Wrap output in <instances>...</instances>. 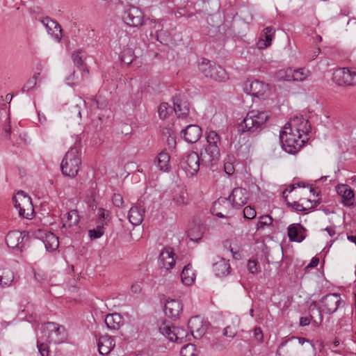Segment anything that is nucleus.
I'll return each mask as SVG.
<instances>
[{
    "label": "nucleus",
    "mask_w": 356,
    "mask_h": 356,
    "mask_svg": "<svg viewBox=\"0 0 356 356\" xmlns=\"http://www.w3.org/2000/svg\"><path fill=\"white\" fill-rule=\"evenodd\" d=\"M310 130L307 119L302 115L292 118L280 135L282 149L289 154L298 152L308 140Z\"/></svg>",
    "instance_id": "nucleus-1"
},
{
    "label": "nucleus",
    "mask_w": 356,
    "mask_h": 356,
    "mask_svg": "<svg viewBox=\"0 0 356 356\" xmlns=\"http://www.w3.org/2000/svg\"><path fill=\"white\" fill-rule=\"evenodd\" d=\"M250 197L249 192L243 188L238 187L233 189L232 193L228 198L220 197L213 204L212 207V213L213 215L219 218H225L228 215V212H218L217 210L221 209V207L226 209L229 206V203L235 209H239L244 206Z\"/></svg>",
    "instance_id": "nucleus-2"
},
{
    "label": "nucleus",
    "mask_w": 356,
    "mask_h": 356,
    "mask_svg": "<svg viewBox=\"0 0 356 356\" xmlns=\"http://www.w3.org/2000/svg\"><path fill=\"white\" fill-rule=\"evenodd\" d=\"M320 302L321 304V308H318L316 302H312L309 307V310L312 312L316 309L318 313V320H314V323L316 324H321L323 321L322 312L327 314H332L335 313L342 305H344L341 295L338 293H328L321 298Z\"/></svg>",
    "instance_id": "nucleus-3"
},
{
    "label": "nucleus",
    "mask_w": 356,
    "mask_h": 356,
    "mask_svg": "<svg viewBox=\"0 0 356 356\" xmlns=\"http://www.w3.org/2000/svg\"><path fill=\"white\" fill-rule=\"evenodd\" d=\"M207 145L201 150V156L203 165L208 166L220 156V138L217 132L211 130L207 132Z\"/></svg>",
    "instance_id": "nucleus-4"
},
{
    "label": "nucleus",
    "mask_w": 356,
    "mask_h": 356,
    "mask_svg": "<svg viewBox=\"0 0 356 356\" xmlns=\"http://www.w3.org/2000/svg\"><path fill=\"white\" fill-rule=\"evenodd\" d=\"M269 118L270 115L266 111H250L240 124L239 129L243 132H255L262 128Z\"/></svg>",
    "instance_id": "nucleus-5"
},
{
    "label": "nucleus",
    "mask_w": 356,
    "mask_h": 356,
    "mask_svg": "<svg viewBox=\"0 0 356 356\" xmlns=\"http://www.w3.org/2000/svg\"><path fill=\"white\" fill-rule=\"evenodd\" d=\"M79 151V147L74 145L65 154L60 165L64 175L74 177L77 175L81 165Z\"/></svg>",
    "instance_id": "nucleus-6"
},
{
    "label": "nucleus",
    "mask_w": 356,
    "mask_h": 356,
    "mask_svg": "<svg viewBox=\"0 0 356 356\" xmlns=\"http://www.w3.org/2000/svg\"><path fill=\"white\" fill-rule=\"evenodd\" d=\"M198 70L205 77L216 81L222 82L228 79V75L224 68L207 58L201 59L198 64Z\"/></svg>",
    "instance_id": "nucleus-7"
},
{
    "label": "nucleus",
    "mask_w": 356,
    "mask_h": 356,
    "mask_svg": "<svg viewBox=\"0 0 356 356\" xmlns=\"http://www.w3.org/2000/svg\"><path fill=\"white\" fill-rule=\"evenodd\" d=\"M201 164L203 165L202 156L195 152L186 153L180 161V166L188 177L196 175L200 170Z\"/></svg>",
    "instance_id": "nucleus-8"
},
{
    "label": "nucleus",
    "mask_w": 356,
    "mask_h": 356,
    "mask_svg": "<svg viewBox=\"0 0 356 356\" xmlns=\"http://www.w3.org/2000/svg\"><path fill=\"white\" fill-rule=\"evenodd\" d=\"M13 199L19 215L27 219L31 218L33 213L31 198L21 191H18Z\"/></svg>",
    "instance_id": "nucleus-9"
},
{
    "label": "nucleus",
    "mask_w": 356,
    "mask_h": 356,
    "mask_svg": "<svg viewBox=\"0 0 356 356\" xmlns=\"http://www.w3.org/2000/svg\"><path fill=\"white\" fill-rule=\"evenodd\" d=\"M333 81L339 86H351L356 83V71L348 67L337 68L333 73Z\"/></svg>",
    "instance_id": "nucleus-10"
},
{
    "label": "nucleus",
    "mask_w": 356,
    "mask_h": 356,
    "mask_svg": "<svg viewBox=\"0 0 356 356\" xmlns=\"http://www.w3.org/2000/svg\"><path fill=\"white\" fill-rule=\"evenodd\" d=\"M43 332L47 334L49 343H60L65 339V330L63 326L53 322H48L42 325Z\"/></svg>",
    "instance_id": "nucleus-11"
},
{
    "label": "nucleus",
    "mask_w": 356,
    "mask_h": 356,
    "mask_svg": "<svg viewBox=\"0 0 356 356\" xmlns=\"http://www.w3.org/2000/svg\"><path fill=\"white\" fill-rule=\"evenodd\" d=\"M35 238L42 241L47 251H56L59 247L58 237L53 232L43 229H38L33 233Z\"/></svg>",
    "instance_id": "nucleus-12"
},
{
    "label": "nucleus",
    "mask_w": 356,
    "mask_h": 356,
    "mask_svg": "<svg viewBox=\"0 0 356 356\" xmlns=\"http://www.w3.org/2000/svg\"><path fill=\"white\" fill-rule=\"evenodd\" d=\"M122 19L128 26L138 27L143 24L144 15L140 9L131 6L124 12Z\"/></svg>",
    "instance_id": "nucleus-13"
},
{
    "label": "nucleus",
    "mask_w": 356,
    "mask_h": 356,
    "mask_svg": "<svg viewBox=\"0 0 356 356\" xmlns=\"http://www.w3.org/2000/svg\"><path fill=\"white\" fill-rule=\"evenodd\" d=\"M188 327L192 337L195 339H200L207 332L208 323L204 322L200 316H196L190 318Z\"/></svg>",
    "instance_id": "nucleus-14"
},
{
    "label": "nucleus",
    "mask_w": 356,
    "mask_h": 356,
    "mask_svg": "<svg viewBox=\"0 0 356 356\" xmlns=\"http://www.w3.org/2000/svg\"><path fill=\"white\" fill-rule=\"evenodd\" d=\"M175 254L170 248H164L159 257V265L161 269L169 271L175 265Z\"/></svg>",
    "instance_id": "nucleus-15"
},
{
    "label": "nucleus",
    "mask_w": 356,
    "mask_h": 356,
    "mask_svg": "<svg viewBox=\"0 0 356 356\" xmlns=\"http://www.w3.org/2000/svg\"><path fill=\"white\" fill-rule=\"evenodd\" d=\"M174 110L179 118H186L190 111V104L186 98L181 95L173 99Z\"/></svg>",
    "instance_id": "nucleus-16"
},
{
    "label": "nucleus",
    "mask_w": 356,
    "mask_h": 356,
    "mask_svg": "<svg viewBox=\"0 0 356 356\" xmlns=\"http://www.w3.org/2000/svg\"><path fill=\"white\" fill-rule=\"evenodd\" d=\"M183 310L181 302L177 299H168L165 303V314L172 320L179 318Z\"/></svg>",
    "instance_id": "nucleus-17"
},
{
    "label": "nucleus",
    "mask_w": 356,
    "mask_h": 356,
    "mask_svg": "<svg viewBox=\"0 0 356 356\" xmlns=\"http://www.w3.org/2000/svg\"><path fill=\"white\" fill-rule=\"evenodd\" d=\"M288 236L291 241L300 243L307 237V229L300 223H293L289 225Z\"/></svg>",
    "instance_id": "nucleus-18"
},
{
    "label": "nucleus",
    "mask_w": 356,
    "mask_h": 356,
    "mask_svg": "<svg viewBox=\"0 0 356 356\" xmlns=\"http://www.w3.org/2000/svg\"><path fill=\"white\" fill-rule=\"evenodd\" d=\"M42 23L47 29L49 35L58 42L61 41L63 37V29L60 25L55 20L49 17L44 18Z\"/></svg>",
    "instance_id": "nucleus-19"
},
{
    "label": "nucleus",
    "mask_w": 356,
    "mask_h": 356,
    "mask_svg": "<svg viewBox=\"0 0 356 356\" xmlns=\"http://www.w3.org/2000/svg\"><path fill=\"white\" fill-rule=\"evenodd\" d=\"M183 138L188 143H196L202 136V129L196 124H189L181 132Z\"/></svg>",
    "instance_id": "nucleus-20"
},
{
    "label": "nucleus",
    "mask_w": 356,
    "mask_h": 356,
    "mask_svg": "<svg viewBox=\"0 0 356 356\" xmlns=\"http://www.w3.org/2000/svg\"><path fill=\"white\" fill-rule=\"evenodd\" d=\"M337 193L341 197L344 206L350 207L354 204L355 193L347 184H339L336 186Z\"/></svg>",
    "instance_id": "nucleus-21"
},
{
    "label": "nucleus",
    "mask_w": 356,
    "mask_h": 356,
    "mask_svg": "<svg viewBox=\"0 0 356 356\" xmlns=\"http://www.w3.org/2000/svg\"><path fill=\"white\" fill-rule=\"evenodd\" d=\"M26 236L24 232L12 231L10 232L6 238L7 245L13 249L17 248L22 250L23 248V241Z\"/></svg>",
    "instance_id": "nucleus-22"
},
{
    "label": "nucleus",
    "mask_w": 356,
    "mask_h": 356,
    "mask_svg": "<svg viewBox=\"0 0 356 356\" xmlns=\"http://www.w3.org/2000/svg\"><path fill=\"white\" fill-rule=\"evenodd\" d=\"M126 38H124V40L126 39H128V43L127 44V47H124V49L122 50L120 53V59L123 63H124L127 65H130L134 58V47L135 44L133 42L130 41L129 37L125 35Z\"/></svg>",
    "instance_id": "nucleus-23"
},
{
    "label": "nucleus",
    "mask_w": 356,
    "mask_h": 356,
    "mask_svg": "<svg viewBox=\"0 0 356 356\" xmlns=\"http://www.w3.org/2000/svg\"><path fill=\"white\" fill-rule=\"evenodd\" d=\"M97 346L99 354L106 355L113 349L115 343L111 337L104 335L99 337Z\"/></svg>",
    "instance_id": "nucleus-24"
},
{
    "label": "nucleus",
    "mask_w": 356,
    "mask_h": 356,
    "mask_svg": "<svg viewBox=\"0 0 356 356\" xmlns=\"http://www.w3.org/2000/svg\"><path fill=\"white\" fill-rule=\"evenodd\" d=\"M87 58L86 52L81 49H76L72 54V58L75 66L79 68L83 73H89V70L86 67L85 60Z\"/></svg>",
    "instance_id": "nucleus-25"
},
{
    "label": "nucleus",
    "mask_w": 356,
    "mask_h": 356,
    "mask_svg": "<svg viewBox=\"0 0 356 356\" xmlns=\"http://www.w3.org/2000/svg\"><path fill=\"white\" fill-rule=\"evenodd\" d=\"M231 267L229 261L219 257L213 264V271L217 277H225L230 273Z\"/></svg>",
    "instance_id": "nucleus-26"
},
{
    "label": "nucleus",
    "mask_w": 356,
    "mask_h": 356,
    "mask_svg": "<svg viewBox=\"0 0 356 356\" xmlns=\"http://www.w3.org/2000/svg\"><path fill=\"white\" fill-rule=\"evenodd\" d=\"M144 214L145 209L143 207H132L128 213L129 221L133 225H138L143 222Z\"/></svg>",
    "instance_id": "nucleus-27"
},
{
    "label": "nucleus",
    "mask_w": 356,
    "mask_h": 356,
    "mask_svg": "<svg viewBox=\"0 0 356 356\" xmlns=\"http://www.w3.org/2000/svg\"><path fill=\"white\" fill-rule=\"evenodd\" d=\"M309 71L305 68H298L297 70H292L289 69L286 71V80L294 81H302L305 80L309 76Z\"/></svg>",
    "instance_id": "nucleus-28"
},
{
    "label": "nucleus",
    "mask_w": 356,
    "mask_h": 356,
    "mask_svg": "<svg viewBox=\"0 0 356 356\" xmlns=\"http://www.w3.org/2000/svg\"><path fill=\"white\" fill-rule=\"evenodd\" d=\"M275 35V29L273 26H267L263 30L262 38L258 42L259 49H265L271 45L272 40Z\"/></svg>",
    "instance_id": "nucleus-29"
},
{
    "label": "nucleus",
    "mask_w": 356,
    "mask_h": 356,
    "mask_svg": "<svg viewBox=\"0 0 356 356\" xmlns=\"http://www.w3.org/2000/svg\"><path fill=\"white\" fill-rule=\"evenodd\" d=\"M16 282L14 273L9 268H0V285L2 287H10Z\"/></svg>",
    "instance_id": "nucleus-30"
},
{
    "label": "nucleus",
    "mask_w": 356,
    "mask_h": 356,
    "mask_svg": "<svg viewBox=\"0 0 356 356\" xmlns=\"http://www.w3.org/2000/svg\"><path fill=\"white\" fill-rule=\"evenodd\" d=\"M191 337V334H189L186 329L175 327H174V334H172L170 337V341L181 343L186 341H190Z\"/></svg>",
    "instance_id": "nucleus-31"
},
{
    "label": "nucleus",
    "mask_w": 356,
    "mask_h": 356,
    "mask_svg": "<svg viewBox=\"0 0 356 356\" xmlns=\"http://www.w3.org/2000/svg\"><path fill=\"white\" fill-rule=\"evenodd\" d=\"M182 283L186 286H191L195 280V273L191 264L184 266L181 273Z\"/></svg>",
    "instance_id": "nucleus-32"
},
{
    "label": "nucleus",
    "mask_w": 356,
    "mask_h": 356,
    "mask_svg": "<svg viewBox=\"0 0 356 356\" xmlns=\"http://www.w3.org/2000/svg\"><path fill=\"white\" fill-rule=\"evenodd\" d=\"M156 165L159 169L163 172L170 170V156L165 152H160L156 157Z\"/></svg>",
    "instance_id": "nucleus-33"
},
{
    "label": "nucleus",
    "mask_w": 356,
    "mask_h": 356,
    "mask_svg": "<svg viewBox=\"0 0 356 356\" xmlns=\"http://www.w3.org/2000/svg\"><path fill=\"white\" fill-rule=\"evenodd\" d=\"M104 323L109 330H116L120 327L122 317L117 313L110 314L106 316Z\"/></svg>",
    "instance_id": "nucleus-34"
},
{
    "label": "nucleus",
    "mask_w": 356,
    "mask_h": 356,
    "mask_svg": "<svg viewBox=\"0 0 356 356\" xmlns=\"http://www.w3.org/2000/svg\"><path fill=\"white\" fill-rule=\"evenodd\" d=\"M79 222V216L77 210L70 211L63 219V227L76 226Z\"/></svg>",
    "instance_id": "nucleus-35"
},
{
    "label": "nucleus",
    "mask_w": 356,
    "mask_h": 356,
    "mask_svg": "<svg viewBox=\"0 0 356 356\" xmlns=\"http://www.w3.org/2000/svg\"><path fill=\"white\" fill-rule=\"evenodd\" d=\"M273 218L269 215H264L259 217L257 223V230L264 231L266 229H273Z\"/></svg>",
    "instance_id": "nucleus-36"
},
{
    "label": "nucleus",
    "mask_w": 356,
    "mask_h": 356,
    "mask_svg": "<svg viewBox=\"0 0 356 356\" xmlns=\"http://www.w3.org/2000/svg\"><path fill=\"white\" fill-rule=\"evenodd\" d=\"M106 224L104 220L99 221L95 228L88 230V236L91 240L100 238L104 234V225Z\"/></svg>",
    "instance_id": "nucleus-37"
},
{
    "label": "nucleus",
    "mask_w": 356,
    "mask_h": 356,
    "mask_svg": "<svg viewBox=\"0 0 356 356\" xmlns=\"http://www.w3.org/2000/svg\"><path fill=\"white\" fill-rule=\"evenodd\" d=\"M43 79L40 73L35 74L31 79L28 80L25 87L26 89H34L35 88H40L42 86Z\"/></svg>",
    "instance_id": "nucleus-38"
},
{
    "label": "nucleus",
    "mask_w": 356,
    "mask_h": 356,
    "mask_svg": "<svg viewBox=\"0 0 356 356\" xmlns=\"http://www.w3.org/2000/svg\"><path fill=\"white\" fill-rule=\"evenodd\" d=\"M173 202L179 207L187 205L189 200L188 194L186 191H181L178 194H176L173 197Z\"/></svg>",
    "instance_id": "nucleus-39"
},
{
    "label": "nucleus",
    "mask_w": 356,
    "mask_h": 356,
    "mask_svg": "<svg viewBox=\"0 0 356 356\" xmlns=\"http://www.w3.org/2000/svg\"><path fill=\"white\" fill-rule=\"evenodd\" d=\"M264 86L268 85L257 79L248 80L244 83V89H262Z\"/></svg>",
    "instance_id": "nucleus-40"
},
{
    "label": "nucleus",
    "mask_w": 356,
    "mask_h": 356,
    "mask_svg": "<svg viewBox=\"0 0 356 356\" xmlns=\"http://www.w3.org/2000/svg\"><path fill=\"white\" fill-rule=\"evenodd\" d=\"M181 356H195L196 348L195 346L192 343H187L184 345L180 351Z\"/></svg>",
    "instance_id": "nucleus-41"
},
{
    "label": "nucleus",
    "mask_w": 356,
    "mask_h": 356,
    "mask_svg": "<svg viewBox=\"0 0 356 356\" xmlns=\"http://www.w3.org/2000/svg\"><path fill=\"white\" fill-rule=\"evenodd\" d=\"M237 323H234L233 325H228L224 328L222 334L226 337L234 338L237 334Z\"/></svg>",
    "instance_id": "nucleus-42"
},
{
    "label": "nucleus",
    "mask_w": 356,
    "mask_h": 356,
    "mask_svg": "<svg viewBox=\"0 0 356 356\" xmlns=\"http://www.w3.org/2000/svg\"><path fill=\"white\" fill-rule=\"evenodd\" d=\"M174 327H171L169 324L163 323L159 325V330L163 336L170 340V335L174 334Z\"/></svg>",
    "instance_id": "nucleus-43"
},
{
    "label": "nucleus",
    "mask_w": 356,
    "mask_h": 356,
    "mask_svg": "<svg viewBox=\"0 0 356 356\" xmlns=\"http://www.w3.org/2000/svg\"><path fill=\"white\" fill-rule=\"evenodd\" d=\"M158 113L160 119H166L170 113V107L168 104L165 102L161 103L159 106Z\"/></svg>",
    "instance_id": "nucleus-44"
},
{
    "label": "nucleus",
    "mask_w": 356,
    "mask_h": 356,
    "mask_svg": "<svg viewBox=\"0 0 356 356\" xmlns=\"http://www.w3.org/2000/svg\"><path fill=\"white\" fill-rule=\"evenodd\" d=\"M256 211L254 208L247 206L243 209V216L248 220L253 219L256 216Z\"/></svg>",
    "instance_id": "nucleus-45"
},
{
    "label": "nucleus",
    "mask_w": 356,
    "mask_h": 356,
    "mask_svg": "<svg viewBox=\"0 0 356 356\" xmlns=\"http://www.w3.org/2000/svg\"><path fill=\"white\" fill-rule=\"evenodd\" d=\"M112 202L115 207L121 208L124 204V200L121 194L115 193L112 197Z\"/></svg>",
    "instance_id": "nucleus-46"
},
{
    "label": "nucleus",
    "mask_w": 356,
    "mask_h": 356,
    "mask_svg": "<svg viewBox=\"0 0 356 356\" xmlns=\"http://www.w3.org/2000/svg\"><path fill=\"white\" fill-rule=\"evenodd\" d=\"M37 347L41 356H49V350L47 344L38 342Z\"/></svg>",
    "instance_id": "nucleus-47"
},
{
    "label": "nucleus",
    "mask_w": 356,
    "mask_h": 356,
    "mask_svg": "<svg viewBox=\"0 0 356 356\" xmlns=\"http://www.w3.org/2000/svg\"><path fill=\"white\" fill-rule=\"evenodd\" d=\"M248 270L250 273H257L259 270L257 262L255 260H249L248 262Z\"/></svg>",
    "instance_id": "nucleus-48"
},
{
    "label": "nucleus",
    "mask_w": 356,
    "mask_h": 356,
    "mask_svg": "<svg viewBox=\"0 0 356 356\" xmlns=\"http://www.w3.org/2000/svg\"><path fill=\"white\" fill-rule=\"evenodd\" d=\"M310 312L312 314H310L309 317H301L300 318V325L301 326L304 327L308 325L310 323L311 320H313L314 321L315 319H314V317L313 316L314 310L312 312L310 310Z\"/></svg>",
    "instance_id": "nucleus-49"
},
{
    "label": "nucleus",
    "mask_w": 356,
    "mask_h": 356,
    "mask_svg": "<svg viewBox=\"0 0 356 356\" xmlns=\"http://www.w3.org/2000/svg\"><path fill=\"white\" fill-rule=\"evenodd\" d=\"M254 336L255 339L259 342H262L264 339L263 332L259 327H256L254 329Z\"/></svg>",
    "instance_id": "nucleus-50"
},
{
    "label": "nucleus",
    "mask_w": 356,
    "mask_h": 356,
    "mask_svg": "<svg viewBox=\"0 0 356 356\" xmlns=\"http://www.w3.org/2000/svg\"><path fill=\"white\" fill-rule=\"evenodd\" d=\"M97 215L99 219L106 220L109 216V211H106L104 208H99L97 211Z\"/></svg>",
    "instance_id": "nucleus-51"
},
{
    "label": "nucleus",
    "mask_w": 356,
    "mask_h": 356,
    "mask_svg": "<svg viewBox=\"0 0 356 356\" xmlns=\"http://www.w3.org/2000/svg\"><path fill=\"white\" fill-rule=\"evenodd\" d=\"M224 168H225V172L229 175H232L234 172V168L233 164L232 163H229V162L225 163V165H224Z\"/></svg>",
    "instance_id": "nucleus-52"
},
{
    "label": "nucleus",
    "mask_w": 356,
    "mask_h": 356,
    "mask_svg": "<svg viewBox=\"0 0 356 356\" xmlns=\"http://www.w3.org/2000/svg\"><path fill=\"white\" fill-rule=\"evenodd\" d=\"M66 83L67 86L72 87L75 86V73L72 72L71 73L69 76L66 79Z\"/></svg>",
    "instance_id": "nucleus-53"
},
{
    "label": "nucleus",
    "mask_w": 356,
    "mask_h": 356,
    "mask_svg": "<svg viewBox=\"0 0 356 356\" xmlns=\"http://www.w3.org/2000/svg\"><path fill=\"white\" fill-rule=\"evenodd\" d=\"M188 234H189V236L191 237V239L192 241H198L202 236V233L201 232H199L196 236H194L193 234L192 229L189 231Z\"/></svg>",
    "instance_id": "nucleus-54"
},
{
    "label": "nucleus",
    "mask_w": 356,
    "mask_h": 356,
    "mask_svg": "<svg viewBox=\"0 0 356 356\" xmlns=\"http://www.w3.org/2000/svg\"><path fill=\"white\" fill-rule=\"evenodd\" d=\"M318 263H319V259L316 257H313L312 259L309 264L308 265V267H312V268L316 267V266H317Z\"/></svg>",
    "instance_id": "nucleus-55"
},
{
    "label": "nucleus",
    "mask_w": 356,
    "mask_h": 356,
    "mask_svg": "<svg viewBox=\"0 0 356 356\" xmlns=\"http://www.w3.org/2000/svg\"><path fill=\"white\" fill-rule=\"evenodd\" d=\"M230 252H232V256L235 259H241V255L238 251H234L232 248H230Z\"/></svg>",
    "instance_id": "nucleus-56"
},
{
    "label": "nucleus",
    "mask_w": 356,
    "mask_h": 356,
    "mask_svg": "<svg viewBox=\"0 0 356 356\" xmlns=\"http://www.w3.org/2000/svg\"><path fill=\"white\" fill-rule=\"evenodd\" d=\"M132 292L137 293H139L141 290L140 286L139 284H133L131 287Z\"/></svg>",
    "instance_id": "nucleus-57"
},
{
    "label": "nucleus",
    "mask_w": 356,
    "mask_h": 356,
    "mask_svg": "<svg viewBox=\"0 0 356 356\" xmlns=\"http://www.w3.org/2000/svg\"><path fill=\"white\" fill-rule=\"evenodd\" d=\"M325 230L331 237L334 236L336 234L335 230L333 227H326Z\"/></svg>",
    "instance_id": "nucleus-58"
},
{
    "label": "nucleus",
    "mask_w": 356,
    "mask_h": 356,
    "mask_svg": "<svg viewBox=\"0 0 356 356\" xmlns=\"http://www.w3.org/2000/svg\"><path fill=\"white\" fill-rule=\"evenodd\" d=\"M289 341H290V339L285 340V341H284L283 342H282L280 343V345L279 346L278 349L277 350V355H280V350H281V348L282 347H284V346H286V344L287 343V342Z\"/></svg>",
    "instance_id": "nucleus-59"
},
{
    "label": "nucleus",
    "mask_w": 356,
    "mask_h": 356,
    "mask_svg": "<svg viewBox=\"0 0 356 356\" xmlns=\"http://www.w3.org/2000/svg\"><path fill=\"white\" fill-rule=\"evenodd\" d=\"M296 209L299 211H302L306 210L305 207L303 206L302 204H300L298 203L296 204Z\"/></svg>",
    "instance_id": "nucleus-60"
},
{
    "label": "nucleus",
    "mask_w": 356,
    "mask_h": 356,
    "mask_svg": "<svg viewBox=\"0 0 356 356\" xmlns=\"http://www.w3.org/2000/svg\"><path fill=\"white\" fill-rule=\"evenodd\" d=\"M297 339L300 345H303L305 342L308 341L305 338L303 337H298Z\"/></svg>",
    "instance_id": "nucleus-61"
},
{
    "label": "nucleus",
    "mask_w": 356,
    "mask_h": 356,
    "mask_svg": "<svg viewBox=\"0 0 356 356\" xmlns=\"http://www.w3.org/2000/svg\"><path fill=\"white\" fill-rule=\"evenodd\" d=\"M294 189V186H291L289 187V188H286L284 192H283V195L284 196L285 193L286 192H289V193H291L293 190Z\"/></svg>",
    "instance_id": "nucleus-62"
},
{
    "label": "nucleus",
    "mask_w": 356,
    "mask_h": 356,
    "mask_svg": "<svg viewBox=\"0 0 356 356\" xmlns=\"http://www.w3.org/2000/svg\"><path fill=\"white\" fill-rule=\"evenodd\" d=\"M12 97H13V96H12L10 94H8V95H6V101H8V99H9V100H11Z\"/></svg>",
    "instance_id": "nucleus-63"
},
{
    "label": "nucleus",
    "mask_w": 356,
    "mask_h": 356,
    "mask_svg": "<svg viewBox=\"0 0 356 356\" xmlns=\"http://www.w3.org/2000/svg\"><path fill=\"white\" fill-rule=\"evenodd\" d=\"M253 314H254V309H251L250 310V316H253Z\"/></svg>",
    "instance_id": "nucleus-64"
}]
</instances>
